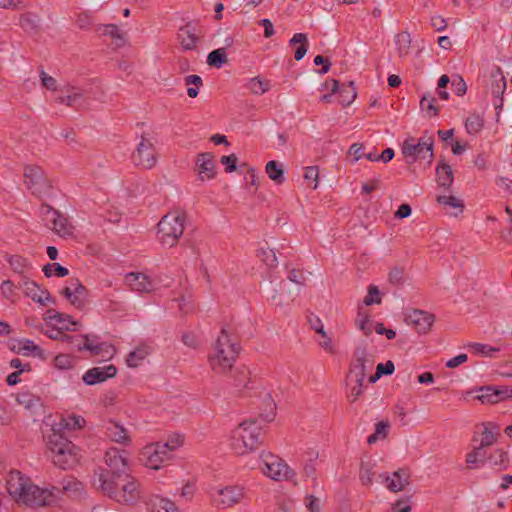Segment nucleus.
Instances as JSON below:
<instances>
[{
  "label": "nucleus",
  "instance_id": "obj_54",
  "mask_svg": "<svg viewBox=\"0 0 512 512\" xmlns=\"http://www.w3.org/2000/svg\"><path fill=\"white\" fill-rule=\"evenodd\" d=\"M97 31H101L103 35L110 36L113 39L120 40V45L124 44L123 33H121L120 29L115 24L101 25L97 28Z\"/></svg>",
  "mask_w": 512,
  "mask_h": 512
},
{
  "label": "nucleus",
  "instance_id": "obj_25",
  "mask_svg": "<svg viewBox=\"0 0 512 512\" xmlns=\"http://www.w3.org/2000/svg\"><path fill=\"white\" fill-rule=\"evenodd\" d=\"M490 79L491 93L493 97L499 99V103H495V107L496 109H501L503 106V94L506 90L507 83L503 71L499 66H496L492 69L490 73Z\"/></svg>",
  "mask_w": 512,
  "mask_h": 512
},
{
  "label": "nucleus",
  "instance_id": "obj_56",
  "mask_svg": "<svg viewBox=\"0 0 512 512\" xmlns=\"http://www.w3.org/2000/svg\"><path fill=\"white\" fill-rule=\"evenodd\" d=\"M469 347L472 349V352L474 354L487 356V357H494L495 353L499 352V348L491 347L487 344L482 343H472L469 345Z\"/></svg>",
  "mask_w": 512,
  "mask_h": 512
},
{
  "label": "nucleus",
  "instance_id": "obj_19",
  "mask_svg": "<svg viewBox=\"0 0 512 512\" xmlns=\"http://www.w3.org/2000/svg\"><path fill=\"white\" fill-rule=\"evenodd\" d=\"M406 324L414 327L419 334H427L435 321V316L424 310L410 309L404 314Z\"/></svg>",
  "mask_w": 512,
  "mask_h": 512
},
{
  "label": "nucleus",
  "instance_id": "obj_55",
  "mask_svg": "<svg viewBox=\"0 0 512 512\" xmlns=\"http://www.w3.org/2000/svg\"><path fill=\"white\" fill-rule=\"evenodd\" d=\"M43 272L46 277H51L52 275H56L57 277H65L69 273L68 269L59 263L46 264L43 267Z\"/></svg>",
  "mask_w": 512,
  "mask_h": 512
},
{
  "label": "nucleus",
  "instance_id": "obj_31",
  "mask_svg": "<svg viewBox=\"0 0 512 512\" xmlns=\"http://www.w3.org/2000/svg\"><path fill=\"white\" fill-rule=\"evenodd\" d=\"M58 491H54V494L56 496V499L58 498L60 492H63L69 497H77L80 495L83 485L80 481H78L76 478L72 476H68L63 478L61 481V488L57 487Z\"/></svg>",
  "mask_w": 512,
  "mask_h": 512
},
{
  "label": "nucleus",
  "instance_id": "obj_34",
  "mask_svg": "<svg viewBox=\"0 0 512 512\" xmlns=\"http://www.w3.org/2000/svg\"><path fill=\"white\" fill-rule=\"evenodd\" d=\"M454 180L453 171L450 165L440 162L436 167V181L439 186L449 188Z\"/></svg>",
  "mask_w": 512,
  "mask_h": 512
},
{
  "label": "nucleus",
  "instance_id": "obj_62",
  "mask_svg": "<svg viewBox=\"0 0 512 512\" xmlns=\"http://www.w3.org/2000/svg\"><path fill=\"white\" fill-rule=\"evenodd\" d=\"M356 324L358 328L366 335L369 336L372 333L370 319L367 314L362 313L361 311L358 312Z\"/></svg>",
  "mask_w": 512,
  "mask_h": 512
},
{
  "label": "nucleus",
  "instance_id": "obj_46",
  "mask_svg": "<svg viewBox=\"0 0 512 512\" xmlns=\"http://www.w3.org/2000/svg\"><path fill=\"white\" fill-rule=\"evenodd\" d=\"M389 427L390 424L388 421H379L376 423L375 432L367 438V443L371 445L376 443L379 439L386 438L388 435Z\"/></svg>",
  "mask_w": 512,
  "mask_h": 512
},
{
  "label": "nucleus",
  "instance_id": "obj_13",
  "mask_svg": "<svg viewBox=\"0 0 512 512\" xmlns=\"http://www.w3.org/2000/svg\"><path fill=\"white\" fill-rule=\"evenodd\" d=\"M40 214L45 225L59 236L67 237L73 234L74 227L68 218L50 205L43 203L40 207Z\"/></svg>",
  "mask_w": 512,
  "mask_h": 512
},
{
  "label": "nucleus",
  "instance_id": "obj_12",
  "mask_svg": "<svg viewBox=\"0 0 512 512\" xmlns=\"http://www.w3.org/2000/svg\"><path fill=\"white\" fill-rule=\"evenodd\" d=\"M176 446L177 444H171L170 442L147 445L141 452V461L146 467L157 470L171 458Z\"/></svg>",
  "mask_w": 512,
  "mask_h": 512
},
{
  "label": "nucleus",
  "instance_id": "obj_27",
  "mask_svg": "<svg viewBox=\"0 0 512 512\" xmlns=\"http://www.w3.org/2000/svg\"><path fill=\"white\" fill-rule=\"evenodd\" d=\"M201 36V31L191 23L182 26L178 32V39L184 50H195Z\"/></svg>",
  "mask_w": 512,
  "mask_h": 512
},
{
  "label": "nucleus",
  "instance_id": "obj_22",
  "mask_svg": "<svg viewBox=\"0 0 512 512\" xmlns=\"http://www.w3.org/2000/svg\"><path fill=\"white\" fill-rule=\"evenodd\" d=\"M379 478L391 492L403 491L410 484V472L407 468H400L392 475L388 473L380 474Z\"/></svg>",
  "mask_w": 512,
  "mask_h": 512
},
{
  "label": "nucleus",
  "instance_id": "obj_61",
  "mask_svg": "<svg viewBox=\"0 0 512 512\" xmlns=\"http://www.w3.org/2000/svg\"><path fill=\"white\" fill-rule=\"evenodd\" d=\"M363 383L355 381V378L351 380V384L347 385L349 387V393L347 397L350 402H355L363 393Z\"/></svg>",
  "mask_w": 512,
  "mask_h": 512
},
{
  "label": "nucleus",
  "instance_id": "obj_38",
  "mask_svg": "<svg viewBox=\"0 0 512 512\" xmlns=\"http://www.w3.org/2000/svg\"><path fill=\"white\" fill-rule=\"evenodd\" d=\"M316 322L319 324V328H317V333L321 335V340H319L318 342L319 346L331 355L337 354V348L334 345L332 339L327 335L326 331L324 330L321 320L319 318H316Z\"/></svg>",
  "mask_w": 512,
  "mask_h": 512
},
{
  "label": "nucleus",
  "instance_id": "obj_41",
  "mask_svg": "<svg viewBox=\"0 0 512 512\" xmlns=\"http://www.w3.org/2000/svg\"><path fill=\"white\" fill-rule=\"evenodd\" d=\"M149 354L147 347L141 346L137 347L135 350L131 351L127 358L126 363L131 368H136L141 365L143 360L147 357Z\"/></svg>",
  "mask_w": 512,
  "mask_h": 512
},
{
  "label": "nucleus",
  "instance_id": "obj_32",
  "mask_svg": "<svg viewBox=\"0 0 512 512\" xmlns=\"http://www.w3.org/2000/svg\"><path fill=\"white\" fill-rule=\"evenodd\" d=\"M500 427L494 422H487L483 424V431L478 447L482 449L493 445L497 441Z\"/></svg>",
  "mask_w": 512,
  "mask_h": 512
},
{
  "label": "nucleus",
  "instance_id": "obj_64",
  "mask_svg": "<svg viewBox=\"0 0 512 512\" xmlns=\"http://www.w3.org/2000/svg\"><path fill=\"white\" fill-rule=\"evenodd\" d=\"M494 401L495 403H498L500 401L506 400V399H512V386H501V387H494Z\"/></svg>",
  "mask_w": 512,
  "mask_h": 512
},
{
  "label": "nucleus",
  "instance_id": "obj_37",
  "mask_svg": "<svg viewBox=\"0 0 512 512\" xmlns=\"http://www.w3.org/2000/svg\"><path fill=\"white\" fill-rule=\"evenodd\" d=\"M290 45L299 44L298 48L295 50L294 58L297 61H300L304 58L308 51V38L304 33H296L289 41Z\"/></svg>",
  "mask_w": 512,
  "mask_h": 512
},
{
  "label": "nucleus",
  "instance_id": "obj_17",
  "mask_svg": "<svg viewBox=\"0 0 512 512\" xmlns=\"http://www.w3.org/2000/svg\"><path fill=\"white\" fill-rule=\"evenodd\" d=\"M353 357L354 359L346 379L347 385L351 384V380L353 378H355V381L364 382L367 372V364L369 368L373 366V362L369 359L366 347L358 346L354 351Z\"/></svg>",
  "mask_w": 512,
  "mask_h": 512
},
{
  "label": "nucleus",
  "instance_id": "obj_24",
  "mask_svg": "<svg viewBox=\"0 0 512 512\" xmlns=\"http://www.w3.org/2000/svg\"><path fill=\"white\" fill-rule=\"evenodd\" d=\"M105 435L113 442L129 445L131 442L127 429L119 422L109 419L104 422Z\"/></svg>",
  "mask_w": 512,
  "mask_h": 512
},
{
  "label": "nucleus",
  "instance_id": "obj_50",
  "mask_svg": "<svg viewBox=\"0 0 512 512\" xmlns=\"http://www.w3.org/2000/svg\"><path fill=\"white\" fill-rule=\"evenodd\" d=\"M184 82L187 86L193 85L187 89V94L191 98H195L199 94V87L203 85L202 78L199 75H188L184 78Z\"/></svg>",
  "mask_w": 512,
  "mask_h": 512
},
{
  "label": "nucleus",
  "instance_id": "obj_42",
  "mask_svg": "<svg viewBox=\"0 0 512 512\" xmlns=\"http://www.w3.org/2000/svg\"><path fill=\"white\" fill-rule=\"evenodd\" d=\"M247 88L254 95H262L269 91L270 82L257 76L249 80Z\"/></svg>",
  "mask_w": 512,
  "mask_h": 512
},
{
  "label": "nucleus",
  "instance_id": "obj_5",
  "mask_svg": "<svg viewBox=\"0 0 512 512\" xmlns=\"http://www.w3.org/2000/svg\"><path fill=\"white\" fill-rule=\"evenodd\" d=\"M107 474L94 475V485L103 494L118 503L134 505L142 497L139 481L130 474L107 480Z\"/></svg>",
  "mask_w": 512,
  "mask_h": 512
},
{
  "label": "nucleus",
  "instance_id": "obj_53",
  "mask_svg": "<svg viewBox=\"0 0 512 512\" xmlns=\"http://www.w3.org/2000/svg\"><path fill=\"white\" fill-rule=\"evenodd\" d=\"M396 44L397 50L400 57H403L408 54L411 44L410 35L407 32L399 33L396 36Z\"/></svg>",
  "mask_w": 512,
  "mask_h": 512
},
{
  "label": "nucleus",
  "instance_id": "obj_28",
  "mask_svg": "<svg viewBox=\"0 0 512 512\" xmlns=\"http://www.w3.org/2000/svg\"><path fill=\"white\" fill-rule=\"evenodd\" d=\"M125 283L131 290L139 293H150L154 290V282L143 273L131 272L125 276Z\"/></svg>",
  "mask_w": 512,
  "mask_h": 512
},
{
  "label": "nucleus",
  "instance_id": "obj_7",
  "mask_svg": "<svg viewBox=\"0 0 512 512\" xmlns=\"http://www.w3.org/2000/svg\"><path fill=\"white\" fill-rule=\"evenodd\" d=\"M240 352L239 345L232 340L225 328H222L214 345L213 353L209 355V363L216 373L231 370Z\"/></svg>",
  "mask_w": 512,
  "mask_h": 512
},
{
  "label": "nucleus",
  "instance_id": "obj_16",
  "mask_svg": "<svg viewBox=\"0 0 512 512\" xmlns=\"http://www.w3.org/2000/svg\"><path fill=\"white\" fill-rule=\"evenodd\" d=\"M260 457V469L264 475L276 481L289 478L290 469L281 458L269 452H263Z\"/></svg>",
  "mask_w": 512,
  "mask_h": 512
},
{
  "label": "nucleus",
  "instance_id": "obj_3",
  "mask_svg": "<svg viewBox=\"0 0 512 512\" xmlns=\"http://www.w3.org/2000/svg\"><path fill=\"white\" fill-rule=\"evenodd\" d=\"M6 488L9 495L18 504L29 507H43L53 504L56 501L54 491H58L56 486L48 489L34 485L30 478L20 471H11L8 474Z\"/></svg>",
  "mask_w": 512,
  "mask_h": 512
},
{
  "label": "nucleus",
  "instance_id": "obj_1",
  "mask_svg": "<svg viewBox=\"0 0 512 512\" xmlns=\"http://www.w3.org/2000/svg\"><path fill=\"white\" fill-rule=\"evenodd\" d=\"M6 488L9 495L18 504L29 507H43L53 504L56 501L54 491H58L56 486L48 489L34 485L30 478L20 471H11L8 474Z\"/></svg>",
  "mask_w": 512,
  "mask_h": 512
},
{
  "label": "nucleus",
  "instance_id": "obj_29",
  "mask_svg": "<svg viewBox=\"0 0 512 512\" xmlns=\"http://www.w3.org/2000/svg\"><path fill=\"white\" fill-rule=\"evenodd\" d=\"M83 98L84 93L82 89L71 85H65L60 89V95L57 96L56 101L69 107H77L82 104Z\"/></svg>",
  "mask_w": 512,
  "mask_h": 512
},
{
  "label": "nucleus",
  "instance_id": "obj_63",
  "mask_svg": "<svg viewBox=\"0 0 512 512\" xmlns=\"http://www.w3.org/2000/svg\"><path fill=\"white\" fill-rule=\"evenodd\" d=\"M379 295H380V291H379L378 287L375 285H370L368 287V294L364 298V304L366 306H371L372 304H380L381 297Z\"/></svg>",
  "mask_w": 512,
  "mask_h": 512
},
{
  "label": "nucleus",
  "instance_id": "obj_33",
  "mask_svg": "<svg viewBox=\"0 0 512 512\" xmlns=\"http://www.w3.org/2000/svg\"><path fill=\"white\" fill-rule=\"evenodd\" d=\"M486 463L498 471H503L509 466L510 460L506 451L501 448H497L487 456Z\"/></svg>",
  "mask_w": 512,
  "mask_h": 512
},
{
  "label": "nucleus",
  "instance_id": "obj_45",
  "mask_svg": "<svg viewBox=\"0 0 512 512\" xmlns=\"http://www.w3.org/2000/svg\"><path fill=\"white\" fill-rule=\"evenodd\" d=\"M115 353L116 349L112 344L108 342H100L98 345L95 346L91 355L99 356L102 359L109 360L114 356Z\"/></svg>",
  "mask_w": 512,
  "mask_h": 512
},
{
  "label": "nucleus",
  "instance_id": "obj_43",
  "mask_svg": "<svg viewBox=\"0 0 512 512\" xmlns=\"http://www.w3.org/2000/svg\"><path fill=\"white\" fill-rule=\"evenodd\" d=\"M16 401L28 410H32L40 405V398L33 395L29 391H23L17 394Z\"/></svg>",
  "mask_w": 512,
  "mask_h": 512
},
{
  "label": "nucleus",
  "instance_id": "obj_57",
  "mask_svg": "<svg viewBox=\"0 0 512 512\" xmlns=\"http://www.w3.org/2000/svg\"><path fill=\"white\" fill-rule=\"evenodd\" d=\"M257 257L261 259L268 267H275L278 263L275 251L270 248H261L257 251Z\"/></svg>",
  "mask_w": 512,
  "mask_h": 512
},
{
  "label": "nucleus",
  "instance_id": "obj_35",
  "mask_svg": "<svg viewBox=\"0 0 512 512\" xmlns=\"http://www.w3.org/2000/svg\"><path fill=\"white\" fill-rule=\"evenodd\" d=\"M150 506L153 512H178V508L173 501L158 495L151 498Z\"/></svg>",
  "mask_w": 512,
  "mask_h": 512
},
{
  "label": "nucleus",
  "instance_id": "obj_47",
  "mask_svg": "<svg viewBox=\"0 0 512 512\" xmlns=\"http://www.w3.org/2000/svg\"><path fill=\"white\" fill-rule=\"evenodd\" d=\"M7 260L13 271L19 274H23L31 267L30 262L20 255L9 256Z\"/></svg>",
  "mask_w": 512,
  "mask_h": 512
},
{
  "label": "nucleus",
  "instance_id": "obj_4",
  "mask_svg": "<svg viewBox=\"0 0 512 512\" xmlns=\"http://www.w3.org/2000/svg\"><path fill=\"white\" fill-rule=\"evenodd\" d=\"M6 488L9 495L18 504L29 507H43L53 504L56 501L54 491H58L56 486L48 489L34 485L30 478L20 471H11L8 474Z\"/></svg>",
  "mask_w": 512,
  "mask_h": 512
},
{
  "label": "nucleus",
  "instance_id": "obj_58",
  "mask_svg": "<svg viewBox=\"0 0 512 512\" xmlns=\"http://www.w3.org/2000/svg\"><path fill=\"white\" fill-rule=\"evenodd\" d=\"M420 107L423 111L431 113L432 116H436L439 113V108L436 106V98L430 94L422 96Z\"/></svg>",
  "mask_w": 512,
  "mask_h": 512
},
{
  "label": "nucleus",
  "instance_id": "obj_39",
  "mask_svg": "<svg viewBox=\"0 0 512 512\" xmlns=\"http://www.w3.org/2000/svg\"><path fill=\"white\" fill-rule=\"evenodd\" d=\"M266 173L268 177L276 184H282L285 181L284 170L282 165L275 160H271L266 164Z\"/></svg>",
  "mask_w": 512,
  "mask_h": 512
},
{
  "label": "nucleus",
  "instance_id": "obj_18",
  "mask_svg": "<svg viewBox=\"0 0 512 512\" xmlns=\"http://www.w3.org/2000/svg\"><path fill=\"white\" fill-rule=\"evenodd\" d=\"M243 497V488L240 486H227L216 489L211 493L212 502L220 509L234 506L239 503Z\"/></svg>",
  "mask_w": 512,
  "mask_h": 512
},
{
  "label": "nucleus",
  "instance_id": "obj_30",
  "mask_svg": "<svg viewBox=\"0 0 512 512\" xmlns=\"http://www.w3.org/2000/svg\"><path fill=\"white\" fill-rule=\"evenodd\" d=\"M331 91L332 93L339 92L341 98L340 102L343 107L349 106L357 97L356 88L352 81L339 88V81L332 80Z\"/></svg>",
  "mask_w": 512,
  "mask_h": 512
},
{
  "label": "nucleus",
  "instance_id": "obj_26",
  "mask_svg": "<svg viewBox=\"0 0 512 512\" xmlns=\"http://www.w3.org/2000/svg\"><path fill=\"white\" fill-rule=\"evenodd\" d=\"M117 368L110 364L104 367H93L83 375V381L87 385H94L106 381L109 378L115 377Z\"/></svg>",
  "mask_w": 512,
  "mask_h": 512
},
{
  "label": "nucleus",
  "instance_id": "obj_60",
  "mask_svg": "<svg viewBox=\"0 0 512 512\" xmlns=\"http://www.w3.org/2000/svg\"><path fill=\"white\" fill-rule=\"evenodd\" d=\"M45 335H47L50 339L59 340L66 344L74 343V336L65 334L63 331L59 329H47L45 332Z\"/></svg>",
  "mask_w": 512,
  "mask_h": 512
},
{
  "label": "nucleus",
  "instance_id": "obj_20",
  "mask_svg": "<svg viewBox=\"0 0 512 512\" xmlns=\"http://www.w3.org/2000/svg\"><path fill=\"white\" fill-rule=\"evenodd\" d=\"M61 294L75 308L79 310L85 308L88 300V290L77 278L70 279L69 285L62 289Z\"/></svg>",
  "mask_w": 512,
  "mask_h": 512
},
{
  "label": "nucleus",
  "instance_id": "obj_44",
  "mask_svg": "<svg viewBox=\"0 0 512 512\" xmlns=\"http://www.w3.org/2000/svg\"><path fill=\"white\" fill-rule=\"evenodd\" d=\"M227 62V53L225 48H218L211 51L207 57L209 66L220 68Z\"/></svg>",
  "mask_w": 512,
  "mask_h": 512
},
{
  "label": "nucleus",
  "instance_id": "obj_48",
  "mask_svg": "<svg viewBox=\"0 0 512 512\" xmlns=\"http://www.w3.org/2000/svg\"><path fill=\"white\" fill-rule=\"evenodd\" d=\"M17 352L22 353L23 355H28L29 352H31L34 355L39 356L40 358H44V351L33 341L28 339L19 342Z\"/></svg>",
  "mask_w": 512,
  "mask_h": 512
},
{
  "label": "nucleus",
  "instance_id": "obj_49",
  "mask_svg": "<svg viewBox=\"0 0 512 512\" xmlns=\"http://www.w3.org/2000/svg\"><path fill=\"white\" fill-rule=\"evenodd\" d=\"M484 125V119L479 114H471L465 122V128L469 134L478 133Z\"/></svg>",
  "mask_w": 512,
  "mask_h": 512
},
{
  "label": "nucleus",
  "instance_id": "obj_9",
  "mask_svg": "<svg viewBox=\"0 0 512 512\" xmlns=\"http://www.w3.org/2000/svg\"><path fill=\"white\" fill-rule=\"evenodd\" d=\"M47 447L53 463L66 469L75 461L76 446L63 434L55 431L48 436Z\"/></svg>",
  "mask_w": 512,
  "mask_h": 512
},
{
  "label": "nucleus",
  "instance_id": "obj_36",
  "mask_svg": "<svg viewBox=\"0 0 512 512\" xmlns=\"http://www.w3.org/2000/svg\"><path fill=\"white\" fill-rule=\"evenodd\" d=\"M99 343V337L97 335L84 334L81 336H74V343H71V345H74L79 351L88 350L92 353L95 346Z\"/></svg>",
  "mask_w": 512,
  "mask_h": 512
},
{
  "label": "nucleus",
  "instance_id": "obj_59",
  "mask_svg": "<svg viewBox=\"0 0 512 512\" xmlns=\"http://www.w3.org/2000/svg\"><path fill=\"white\" fill-rule=\"evenodd\" d=\"M84 423L85 420L82 417L71 415L66 418H62L59 425L62 428L74 430L77 428H81Z\"/></svg>",
  "mask_w": 512,
  "mask_h": 512
},
{
  "label": "nucleus",
  "instance_id": "obj_15",
  "mask_svg": "<svg viewBox=\"0 0 512 512\" xmlns=\"http://www.w3.org/2000/svg\"><path fill=\"white\" fill-rule=\"evenodd\" d=\"M157 151L151 139L141 135L140 142L131 154L134 166L143 169H152L157 164Z\"/></svg>",
  "mask_w": 512,
  "mask_h": 512
},
{
  "label": "nucleus",
  "instance_id": "obj_2",
  "mask_svg": "<svg viewBox=\"0 0 512 512\" xmlns=\"http://www.w3.org/2000/svg\"><path fill=\"white\" fill-rule=\"evenodd\" d=\"M6 488L9 495L18 504L29 507H43L53 504L56 501L54 491H58L56 486L48 489L34 485L30 478L20 471H11L8 474Z\"/></svg>",
  "mask_w": 512,
  "mask_h": 512
},
{
  "label": "nucleus",
  "instance_id": "obj_6",
  "mask_svg": "<svg viewBox=\"0 0 512 512\" xmlns=\"http://www.w3.org/2000/svg\"><path fill=\"white\" fill-rule=\"evenodd\" d=\"M261 437L262 427L259 420H245L232 431L230 448L236 455L247 454L259 447L262 443Z\"/></svg>",
  "mask_w": 512,
  "mask_h": 512
},
{
  "label": "nucleus",
  "instance_id": "obj_10",
  "mask_svg": "<svg viewBox=\"0 0 512 512\" xmlns=\"http://www.w3.org/2000/svg\"><path fill=\"white\" fill-rule=\"evenodd\" d=\"M433 146L434 136L425 132L418 140L414 137L407 138L401 150L408 163H414L418 158H422L428 159V163L431 164L434 158Z\"/></svg>",
  "mask_w": 512,
  "mask_h": 512
},
{
  "label": "nucleus",
  "instance_id": "obj_51",
  "mask_svg": "<svg viewBox=\"0 0 512 512\" xmlns=\"http://www.w3.org/2000/svg\"><path fill=\"white\" fill-rule=\"evenodd\" d=\"M436 201L441 205L458 209L459 213H462L464 210V202L453 195H439Z\"/></svg>",
  "mask_w": 512,
  "mask_h": 512
},
{
  "label": "nucleus",
  "instance_id": "obj_23",
  "mask_svg": "<svg viewBox=\"0 0 512 512\" xmlns=\"http://www.w3.org/2000/svg\"><path fill=\"white\" fill-rule=\"evenodd\" d=\"M195 171L202 182L214 179L217 174L214 155L210 152L199 153L195 159Z\"/></svg>",
  "mask_w": 512,
  "mask_h": 512
},
{
  "label": "nucleus",
  "instance_id": "obj_40",
  "mask_svg": "<svg viewBox=\"0 0 512 512\" xmlns=\"http://www.w3.org/2000/svg\"><path fill=\"white\" fill-rule=\"evenodd\" d=\"M486 458L484 449L477 446L466 455V463L470 468L474 469L486 463Z\"/></svg>",
  "mask_w": 512,
  "mask_h": 512
},
{
  "label": "nucleus",
  "instance_id": "obj_8",
  "mask_svg": "<svg viewBox=\"0 0 512 512\" xmlns=\"http://www.w3.org/2000/svg\"><path fill=\"white\" fill-rule=\"evenodd\" d=\"M187 214L176 208L165 214L158 223L159 241L163 246L174 247L185 229Z\"/></svg>",
  "mask_w": 512,
  "mask_h": 512
},
{
  "label": "nucleus",
  "instance_id": "obj_52",
  "mask_svg": "<svg viewBox=\"0 0 512 512\" xmlns=\"http://www.w3.org/2000/svg\"><path fill=\"white\" fill-rule=\"evenodd\" d=\"M39 21H40V18L37 14L25 13V14L21 15V17L19 19V24L24 30L30 31V30H34L38 27Z\"/></svg>",
  "mask_w": 512,
  "mask_h": 512
},
{
  "label": "nucleus",
  "instance_id": "obj_14",
  "mask_svg": "<svg viewBox=\"0 0 512 512\" xmlns=\"http://www.w3.org/2000/svg\"><path fill=\"white\" fill-rule=\"evenodd\" d=\"M126 454L125 451H120L117 448L108 449L104 456L107 468H100L98 472H95V475L107 474V480L127 475L128 462Z\"/></svg>",
  "mask_w": 512,
  "mask_h": 512
},
{
  "label": "nucleus",
  "instance_id": "obj_11",
  "mask_svg": "<svg viewBox=\"0 0 512 512\" xmlns=\"http://www.w3.org/2000/svg\"><path fill=\"white\" fill-rule=\"evenodd\" d=\"M24 182L31 193L37 197H48L52 193L51 180L44 170L36 165H29L24 170Z\"/></svg>",
  "mask_w": 512,
  "mask_h": 512
},
{
  "label": "nucleus",
  "instance_id": "obj_21",
  "mask_svg": "<svg viewBox=\"0 0 512 512\" xmlns=\"http://www.w3.org/2000/svg\"><path fill=\"white\" fill-rule=\"evenodd\" d=\"M17 288L21 289L27 297H30L33 301L41 305H46L48 302L52 301L51 295L47 290L41 289L36 282L26 277H22L18 281Z\"/></svg>",
  "mask_w": 512,
  "mask_h": 512
}]
</instances>
